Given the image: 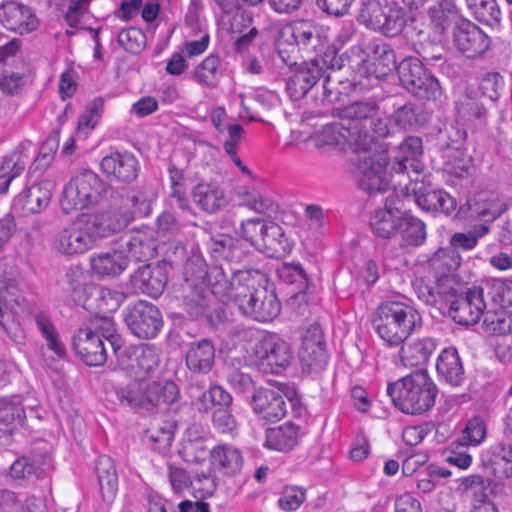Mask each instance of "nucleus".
I'll use <instances>...</instances> for the list:
<instances>
[{"label":"nucleus","mask_w":512,"mask_h":512,"mask_svg":"<svg viewBox=\"0 0 512 512\" xmlns=\"http://www.w3.org/2000/svg\"><path fill=\"white\" fill-rule=\"evenodd\" d=\"M227 271L221 265H214L199 278L207 277L211 293L222 302L231 303L240 313L258 322H270L281 311V303L274 289L268 288L264 274L254 269H233Z\"/></svg>","instance_id":"1"},{"label":"nucleus","mask_w":512,"mask_h":512,"mask_svg":"<svg viewBox=\"0 0 512 512\" xmlns=\"http://www.w3.org/2000/svg\"><path fill=\"white\" fill-rule=\"evenodd\" d=\"M104 340L110 344L115 355L123 346V339L110 317L89 318L77 328L71 338L72 349L87 366H102L107 361Z\"/></svg>","instance_id":"2"},{"label":"nucleus","mask_w":512,"mask_h":512,"mask_svg":"<svg viewBox=\"0 0 512 512\" xmlns=\"http://www.w3.org/2000/svg\"><path fill=\"white\" fill-rule=\"evenodd\" d=\"M437 393L436 384L425 370L415 371L387 386V394L394 406L410 415L429 411L435 404Z\"/></svg>","instance_id":"3"},{"label":"nucleus","mask_w":512,"mask_h":512,"mask_svg":"<svg viewBox=\"0 0 512 512\" xmlns=\"http://www.w3.org/2000/svg\"><path fill=\"white\" fill-rule=\"evenodd\" d=\"M422 325L419 312L412 306L396 300L381 303L373 319V326L390 346H398Z\"/></svg>","instance_id":"4"},{"label":"nucleus","mask_w":512,"mask_h":512,"mask_svg":"<svg viewBox=\"0 0 512 512\" xmlns=\"http://www.w3.org/2000/svg\"><path fill=\"white\" fill-rule=\"evenodd\" d=\"M108 197L115 198V189L94 171L84 169L76 173L64 186L60 206L69 214L74 210L100 205Z\"/></svg>","instance_id":"5"},{"label":"nucleus","mask_w":512,"mask_h":512,"mask_svg":"<svg viewBox=\"0 0 512 512\" xmlns=\"http://www.w3.org/2000/svg\"><path fill=\"white\" fill-rule=\"evenodd\" d=\"M115 394L122 405L146 411H166L178 399L179 389L175 382L169 380L151 383L133 381L116 388Z\"/></svg>","instance_id":"6"},{"label":"nucleus","mask_w":512,"mask_h":512,"mask_svg":"<svg viewBox=\"0 0 512 512\" xmlns=\"http://www.w3.org/2000/svg\"><path fill=\"white\" fill-rule=\"evenodd\" d=\"M359 153L358 163V186L368 194L383 193L389 188L397 190L398 181H394L392 168L388 171V158L386 153H366L362 150Z\"/></svg>","instance_id":"7"},{"label":"nucleus","mask_w":512,"mask_h":512,"mask_svg":"<svg viewBox=\"0 0 512 512\" xmlns=\"http://www.w3.org/2000/svg\"><path fill=\"white\" fill-rule=\"evenodd\" d=\"M6 274L0 262V274ZM25 297L19 286V282L9 273V276L0 275V326L12 341L17 344L24 343L25 334L15 321L17 308L22 307Z\"/></svg>","instance_id":"8"},{"label":"nucleus","mask_w":512,"mask_h":512,"mask_svg":"<svg viewBox=\"0 0 512 512\" xmlns=\"http://www.w3.org/2000/svg\"><path fill=\"white\" fill-rule=\"evenodd\" d=\"M123 320L131 334L143 340L155 338L164 324L159 308L144 300L128 305Z\"/></svg>","instance_id":"9"},{"label":"nucleus","mask_w":512,"mask_h":512,"mask_svg":"<svg viewBox=\"0 0 512 512\" xmlns=\"http://www.w3.org/2000/svg\"><path fill=\"white\" fill-rule=\"evenodd\" d=\"M452 295L451 299L445 302L444 309L448 308L450 317L460 325L476 324L488 308L483 289L480 286H474L465 293L459 294L453 281Z\"/></svg>","instance_id":"10"},{"label":"nucleus","mask_w":512,"mask_h":512,"mask_svg":"<svg viewBox=\"0 0 512 512\" xmlns=\"http://www.w3.org/2000/svg\"><path fill=\"white\" fill-rule=\"evenodd\" d=\"M399 190L406 196L413 195L416 204L425 211H440L449 214L456 208V201L447 192L441 189H434L431 184L425 183L423 179L409 178L405 182L398 181Z\"/></svg>","instance_id":"11"},{"label":"nucleus","mask_w":512,"mask_h":512,"mask_svg":"<svg viewBox=\"0 0 512 512\" xmlns=\"http://www.w3.org/2000/svg\"><path fill=\"white\" fill-rule=\"evenodd\" d=\"M255 365L263 373L277 374L293 357L290 344L276 334L263 337L254 347Z\"/></svg>","instance_id":"12"},{"label":"nucleus","mask_w":512,"mask_h":512,"mask_svg":"<svg viewBox=\"0 0 512 512\" xmlns=\"http://www.w3.org/2000/svg\"><path fill=\"white\" fill-rule=\"evenodd\" d=\"M92 224L87 222L86 213L64 226L55 239L56 249L65 255L82 254L93 248L97 242L91 230Z\"/></svg>","instance_id":"13"},{"label":"nucleus","mask_w":512,"mask_h":512,"mask_svg":"<svg viewBox=\"0 0 512 512\" xmlns=\"http://www.w3.org/2000/svg\"><path fill=\"white\" fill-rule=\"evenodd\" d=\"M0 24L20 35L29 34L38 28L39 20L33 9L16 0L0 3Z\"/></svg>","instance_id":"14"},{"label":"nucleus","mask_w":512,"mask_h":512,"mask_svg":"<svg viewBox=\"0 0 512 512\" xmlns=\"http://www.w3.org/2000/svg\"><path fill=\"white\" fill-rule=\"evenodd\" d=\"M453 42L459 52L468 58L483 55L490 46L489 37L473 22L460 20L453 28Z\"/></svg>","instance_id":"15"},{"label":"nucleus","mask_w":512,"mask_h":512,"mask_svg":"<svg viewBox=\"0 0 512 512\" xmlns=\"http://www.w3.org/2000/svg\"><path fill=\"white\" fill-rule=\"evenodd\" d=\"M294 67L293 73L286 82V92L294 100L302 99L323 77L322 70L317 61H303L300 64L296 62L288 64Z\"/></svg>","instance_id":"16"},{"label":"nucleus","mask_w":512,"mask_h":512,"mask_svg":"<svg viewBox=\"0 0 512 512\" xmlns=\"http://www.w3.org/2000/svg\"><path fill=\"white\" fill-rule=\"evenodd\" d=\"M254 413L266 422H278L287 414V402L281 392L271 388H258L252 395Z\"/></svg>","instance_id":"17"},{"label":"nucleus","mask_w":512,"mask_h":512,"mask_svg":"<svg viewBox=\"0 0 512 512\" xmlns=\"http://www.w3.org/2000/svg\"><path fill=\"white\" fill-rule=\"evenodd\" d=\"M101 171L110 179L119 183L133 182L139 173V161L130 152L115 151L102 158Z\"/></svg>","instance_id":"18"},{"label":"nucleus","mask_w":512,"mask_h":512,"mask_svg":"<svg viewBox=\"0 0 512 512\" xmlns=\"http://www.w3.org/2000/svg\"><path fill=\"white\" fill-rule=\"evenodd\" d=\"M110 207L115 209V198L110 200ZM87 222L93 225L91 228L96 241L107 237L110 234L125 228L134 220V212L127 209L125 211L114 210L98 212L93 214L86 213Z\"/></svg>","instance_id":"19"},{"label":"nucleus","mask_w":512,"mask_h":512,"mask_svg":"<svg viewBox=\"0 0 512 512\" xmlns=\"http://www.w3.org/2000/svg\"><path fill=\"white\" fill-rule=\"evenodd\" d=\"M411 285L420 301L439 309H444L445 302L453 296V279L449 276H442L433 283L422 277H416Z\"/></svg>","instance_id":"20"},{"label":"nucleus","mask_w":512,"mask_h":512,"mask_svg":"<svg viewBox=\"0 0 512 512\" xmlns=\"http://www.w3.org/2000/svg\"><path fill=\"white\" fill-rule=\"evenodd\" d=\"M52 183L43 181L24 190L13 200V208L23 215L39 213L46 209L52 195Z\"/></svg>","instance_id":"21"},{"label":"nucleus","mask_w":512,"mask_h":512,"mask_svg":"<svg viewBox=\"0 0 512 512\" xmlns=\"http://www.w3.org/2000/svg\"><path fill=\"white\" fill-rule=\"evenodd\" d=\"M481 466L491 476H512V443H497L481 454Z\"/></svg>","instance_id":"22"},{"label":"nucleus","mask_w":512,"mask_h":512,"mask_svg":"<svg viewBox=\"0 0 512 512\" xmlns=\"http://www.w3.org/2000/svg\"><path fill=\"white\" fill-rule=\"evenodd\" d=\"M51 458L46 452L31 451L18 456L10 465L7 476L14 481L25 480L31 476L41 478Z\"/></svg>","instance_id":"23"},{"label":"nucleus","mask_w":512,"mask_h":512,"mask_svg":"<svg viewBox=\"0 0 512 512\" xmlns=\"http://www.w3.org/2000/svg\"><path fill=\"white\" fill-rule=\"evenodd\" d=\"M131 282L133 287L141 293L157 298L166 287L167 275L163 267L145 264L135 271Z\"/></svg>","instance_id":"24"},{"label":"nucleus","mask_w":512,"mask_h":512,"mask_svg":"<svg viewBox=\"0 0 512 512\" xmlns=\"http://www.w3.org/2000/svg\"><path fill=\"white\" fill-rule=\"evenodd\" d=\"M454 113L458 122L474 127L486 124L488 119V110L481 99L470 93H462L457 97Z\"/></svg>","instance_id":"25"},{"label":"nucleus","mask_w":512,"mask_h":512,"mask_svg":"<svg viewBox=\"0 0 512 512\" xmlns=\"http://www.w3.org/2000/svg\"><path fill=\"white\" fill-rule=\"evenodd\" d=\"M400 151L402 156L395 157L392 169L395 171L399 180L406 181L411 178L408 175L409 169L415 175H419L422 170V165L418 161V156L422 154V141L419 137H408L400 144Z\"/></svg>","instance_id":"26"},{"label":"nucleus","mask_w":512,"mask_h":512,"mask_svg":"<svg viewBox=\"0 0 512 512\" xmlns=\"http://www.w3.org/2000/svg\"><path fill=\"white\" fill-rule=\"evenodd\" d=\"M192 197L194 203L209 214L221 211L228 204L224 189L215 181L198 183L193 188Z\"/></svg>","instance_id":"27"},{"label":"nucleus","mask_w":512,"mask_h":512,"mask_svg":"<svg viewBox=\"0 0 512 512\" xmlns=\"http://www.w3.org/2000/svg\"><path fill=\"white\" fill-rule=\"evenodd\" d=\"M437 340L433 337L414 338L401 346L400 361L405 367L425 365L437 348Z\"/></svg>","instance_id":"28"},{"label":"nucleus","mask_w":512,"mask_h":512,"mask_svg":"<svg viewBox=\"0 0 512 512\" xmlns=\"http://www.w3.org/2000/svg\"><path fill=\"white\" fill-rule=\"evenodd\" d=\"M291 36L305 53H318L326 46V37L322 35L321 28L309 20L295 22L291 27Z\"/></svg>","instance_id":"29"},{"label":"nucleus","mask_w":512,"mask_h":512,"mask_svg":"<svg viewBox=\"0 0 512 512\" xmlns=\"http://www.w3.org/2000/svg\"><path fill=\"white\" fill-rule=\"evenodd\" d=\"M93 272L102 277L119 276L128 266L123 249L114 242L110 251L94 254L91 259Z\"/></svg>","instance_id":"30"},{"label":"nucleus","mask_w":512,"mask_h":512,"mask_svg":"<svg viewBox=\"0 0 512 512\" xmlns=\"http://www.w3.org/2000/svg\"><path fill=\"white\" fill-rule=\"evenodd\" d=\"M118 246L123 249L127 263L130 261L145 262L157 254L155 240L143 233L125 234L120 237Z\"/></svg>","instance_id":"31"},{"label":"nucleus","mask_w":512,"mask_h":512,"mask_svg":"<svg viewBox=\"0 0 512 512\" xmlns=\"http://www.w3.org/2000/svg\"><path fill=\"white\" fill-rule=\"evenodd\" d=\"M188 369L196 374L208 373L215 361V347L211 340L201 339L191 342L185 353Z\"/></svg>","instance_id":"32"},{"label":"nucleus","mask_w":512,"mask_h":512,"mask_svg":"<svg viewBox=\"0 0 512 512\" xmlns=\"http://www.w3.org/2000/svg\"><path fill=\"white\" fill-rule=\"evenodd\" d=\"M260 244L257 248L263 250L271 258H280L290 251V245L280 225L273 221L262 224L259 228Z\"/></svg>","instance_id":"33"},{"label":"nucleus","mask_w":512,"mask_h":512,"mask_svg":"<svg viewBox=\"0 0 512 512\" xmlns=\"http://www.w3.org/2000/svg\"><path fill=\"white\" fill-rule=\"evenodd\" d=\"M468 209L472 218L493 221L505 210L506 205L498 195L490 191H481L468 200Z\"/></svg>","instance_id":"34"},{"label":"nucleus","mask_w":512,"mask_h":512,"mask_svg":"<svg viewBox=\"0 0 512 512\" xmlns=\"http://www.w3.org/2000/svg\"><path fill=\"white\" fill-rule=\"evenodd\" d=\"M403 213L404 211L387 205L375 210L369 221L373 234L382 239L396 237Z\"/></svg>","instance_id":"35"},{"label":"nucleus","mask_w":512,"mask_h":512,"mask_svg":"<svg viewBox=\"0 0 512 512\" xmlns=\"http://www.w3.org/2000/svg\"><path fill=\"white\" fill-rule=\"evenodd\" d=\"M25 419V411L18 397L0 402V436L7 441L9 446L15 430L22 426Z\"/></svg>","instance_id":"36"},{"label":"nucleus","mask_w":512,"mask_h":512,"mask_svg":"<svg viewBox=\"0 0 512 512\" xmlns=\"http://www.w3.org/2000/svg\"><path fill=\"white\" fill-rule=\"evenodd\" d=\"M196 264L199 268V271L195 278L191 280L192 283H190L189 278H186L187 285L190 288H194L189 294L185 295L183 299L184 310L191 318L194 319L205 315L208 311V299L205 290L194 282H202L204 280L208 282L207 277L199 278V276L201 275V272L206 273L209 271V269H204L205 264L202 260H197Z\"/></svg>","instance_id":"37"},{"label":"nucleus","mask_w":512,"mask_h":512,"mask_svg":"<svg viewBox=\"0 0 512 512\" xmlns=\"http://www.w3.org/2000/svg\"><path fill=\"white\" fill-rule=\"evenodd\" d=\"M438 375L452 386H459L465 379L464 367L455 347L445 348L437 358Z\"/></svg>","instance_id":"38"},{"label":"nucleus","mask_w":512,"mask_h":512,"mask_svg":"<svg viewBox=\"0 0 512 512\" xmlns=\"http://www.w3.org/2000/svg\"><path fill=\"white\" fill-rule=\"evenodd\" d=\"M431 27L438 35L446 34L451 25L456 26L461 17L455 0H439L429 10Z\"/></svg>","instance_id":"39"},{"label":"nucleus","mask_w":512,"mask_h":512,"mask_svg":"<svg viewBox=\"0 0 512 512\" xmlns=\"http://www.w3.org/2000/svg\"><path fill=\"white\" fill-rule=\"evenodd\" d=\"M95 470L103 500L112 502L118 489V475L113 459L107 455L99 456Z\"/></svg>","instance_id":"40"},{"label":"nucleus","mask_w":512,"mask_h":512,"mask_svg":"<svg viewBox=\"0 0 512 512\" xmlns=\"http://www.w3.org/2000/svg\"><path fill=\"white\" fill-rule=\"evenodd\" d=\"M299 438V426L287 422L266 431L265 446L269 449L287 452L293 449Z\"/></svg>","instance_id":"41"},{"label":"nucleus","mask_w":512,"mask_h":512,"mask_svg":"<svg viewBox=\"0 0 512 512\" xmlns=\"http://www.w3.org/2000/svg\"><path fill=\"white\" fill-rule=\"evenodd\" d=\"M211 464L225 475H235L243 464L240 451L230 445H219L210 451Z\"/></svg>","instance_id":"42"},{"label":"nucleus","mask_w":512,"mask_h":512,"mask_svg":"<svg viewBox=\"0 0 512 512\" xmlns=\"http://www.w3.org/2000/svg\"><path fill=\"white\" fill-rule=\"evenodd\" d=\"M401 237L402 246L418 247L422 245L427 237L425 223L411 213L404 211L397 236Z\"/></svg>","instance_id":"43"},{"label":"nucleus","mask_w":512,"mask_h":512,"mask_svg":"<svg viewBox=\"0 0 512 512\" xmlns=\"http://www.w3.org/2000/svg\"><path fill=\"white\" fill-rule=\"evenodd\" d=\"M480 288L483 289L484 298H489L488 307L505 309L512 306V280L494 278Z\"/></svg>","instance_id":"44"},{"label":"nucleus","mask_w":512,"mask_h":512,"mask_svg":"<svg viewBox=\"0 0 512 512\" xmlns=\"http://www.w3.org/2000/svg\"><path fill=\"white\" fill-rule=\"evenodd\" d=\"M34 322L46 341L47 348L59 358L66 354V347L60 340V335L52 320L44 313L33 316Z\"/></svg>","instance_id":"45"},{"label":"nucleus","mask_w":512,"mask_h":512,"mask_svg":"<svg viewBox=\"0 0 512 512\" xmlns=\"http://www.w3.org/2000/svg\"><path fill=\"white\" fill-rule=\"evenodd\" d=\"M370 49L377 77L386 76L393 70H398L395 52L389 44L375 42Z\"/></svg>","instance_id":"46"},{"label":"nucleus","mask_w":512,"mask_h":512,"mask_svg":"<svg viewBox=\"0 0 512 512\" xmlns=\"http://www.w3.org/2000/svg\"><path fill=\"white\" fill-rule=\"evenodd\" d=\"M157 198V191L150 183H142L130 191L127 201L131 203L134 217L147 216L151 212V204Z\"/></svg>","instance_id":"47"},{"label":"nucleus","mask_w":512,"mask_h":512,"mask_svg":"<svg viewBox=\"0 0 512 512\" xmlns=\"http://www.w3.org/2000/svg\"><path fill=\"white\" fill-rule=\"evenodd\" d=\"M429 71L424 64L415 57L403 59L398 65V76L402 86L410 92L416 84L427 75Z\"/></svg>","instance_id":"48"},{"label":"nucleus","mask_w":512,"mask_h":512,"mask_svg":"<svg viewBox=\"0 0 512 512\" xmlns=\"http://www.w3.org/2000/svg\"><path fill=\"white\" fill-rule=\"evenodd\" d=\"M379 113V106L376 101H357L351 103L341 109L340 116L345 119L352 120L358 128L357 122H364V125L371 120V118L377 116Z\"/></svg>","instance_id":"49"},{"label":"nucleus","mask_w":512,"mask_h":512,"mask_svg":"<svg viewBox=\"0 0 512 512\" xmlns=\"http://www.w3.org/2000/svg\"><path fill=\"white\" fill-rule=\"evenodd\" d=\"M482 326L491 335H506L512 331V316L504 309L485 310Z\"/></svg>","instance_id":"50"},{"label":"nucleus","mask_w":512,"mask_h":512,"mask_svg":"<svg viewBox=\"0 0 512 512\" xmlns=\"http://www.w3.org/2000/svg\"><path fill=\"white\" fill-rule=\"evenodd\" d=\"M321 137L322 141L328 145H337L342 140H347L354 142L356 148H358L362 142V134L361 132H356V126L344 128L338 123L325 125L321 131Z\"/></svg>","instance_id":"51"},{"label":"nucleus","mask_w":512,"mask_h":512,"mask_svg":"<svg viewBox=\"0 0 512 512\" xmlns=\"http://www.w3.org/2000/svg\"><path fill=\"white\" fill-rule=\"evenodd\" d=\"M220 58L216 54H210L199 63L192 74V79L197 83L215 87L219 77Z\"/></svg>","instance_id":"52"},{"label":"nucleus","mask_w":512,"mask_h":512,"mask_svg":"<svg viewBox=\"0 0 512 512\" xmlns=\"http://www.w3.org/2000/svg\"><path fill=\"white\" fill-rule=\"evenodd\" d=\"M196 405L200 412L213 411L215 408L232 406V396L221 386L215 385L198 397Z\"/></svg>","instance_id":"53"},{"label":"nucleus","mask_w":512,"mask_h":512,"mask_svg":"<svg viewBox=\"0 0 512 512\" xmlns=\"http://www.w3.org/2000/svg\"><path fill=\"white\" fill-rule=\"evenodd\" d=\"M466 4L476 20L493 25L499 23L501 11L496 0H465Z\"/></svg>","instance_id":"54"},{"label":"nucleus","mask_w":512,"mask_h":512,"mask_svg":"<svg viewBox=\"0 0 512 512\" xmlns=\"http://www.w3.org/2000/svg\"><path fill=\"white\" fill-rule=\"evenodd\" d=\"M25 168L19 152L13 151L0 162V193H5L11 181L19 176Z\"/></svg>","instance_id":"55"},{"label":"nucleus","mask_w":512,"mask_h":512,"mask_svg":"<svg viewBox=\"0 0 512 512\" xmlns=\"http://www.w3.org/2000/svg\"><path fill=\"white\" fill-rule=\"evenodd\" d=\"M383 18L380 32L389 37L398 35L406 23L404 10L396 4L385 5Z\"/></svg>","instance_id":"56"},{"label":"nucleus","mask_w":512,"mask_h":512,"mask_svg":"<svg viewBox=\"0 0 512 512\" xmlns=\"http://www.w3.org/2000/svg\"><path fill=\"white\" fill-rule=\"evenodd\" d=\"M409 93L421 101L436 102L442 96V88L438 79L428 72Z\"/></svg>","instance_id":"57"},{"label":"nucleus","mask_w":512,"mask_h":512,"mask_svg":"<svg viewBox=\"0 0 512 512\" xmlns=\"http://www.w3.org/2000/svg\"><path fill=\"white\" fill-rule=\"evenodd\" d=\"M385 5L382 6L378 1L368 0L362 3L359 13V21L367 28L374 31H381Z\"/></svg>","instance_id":"58"},{"label":"nucleus","mask_w":512,"mask_h":512,"mask_svg":"<svg viewBox=\"0 0 512 512\" xmlns=\"http://www.w3.org/2000/svg\"><path fill=\"white\" fill-rule=\"evenodd\" d=\"M278 274L281 280L288 284H295L298 292L303 293L308 288V277L304 268L298 263H285Z\"/></svg>","instance_id":"59"},{"label":"nucleus","mask_w":512,"mask_h":512,"mask_svg":"<svg viewBox=\"0 0 512 512\" xmlns=\"http://www.w3.org/2000/svg\"><path fill=\"white\" fill-rule=\"evenodd\" d=\"M299 358L303 371L309 374L322 371L328 363L326 348L299 351Z\"/></svg>","instance_id":"60"},{"label":"nucleus","mask_w":512,"mask_h":512,"mask_svg":"<svg viewBox=\"0 0 512 512\" xmlns=\"http://www.w3.org/2000/svg\"><path fill=\"white\" fill-rule=\"evenodd\" d=\"M489 232V227L485 224H481L475 227L469 233H455L450 238L451 247L457 251L462 249L465 251L472 250L478 243V239L485 236Z\"/></svg>","instance_id":"61"},{"label":"nucleus","mask_w":512,"mask_h":512,"mask_svg":"<svg viewBox=\"0 0 512 512\" xmlns=\"http://www.w3.org/2000/svg\"><path fill=\"white\" fill-rule=\"evenodd\" d=\"M209 245L212 253L223 255L226 258H239L243 253L241 246L229 235L212 237Z\"/></svg>","instance_id":"62"},{"label":"nucleus","mask_w":512,"mask_h":512,"mask_svg":"<svg viewBox=\"0 0 512 512\" xmlns=\"http://www.w3.org/2000/svg\"><path fill=\"white\" fill-rule=\"evenodd\" d=\"M430 264L436 269L441 270L442 273L451 272L460 266L461 258L452 247L442 248L434 253L430 259Z\"/></svg>","instance_id":"63"},{"label":"nucleus","mask_w":512,"mask_h":512,"mask_svg":"<svg viewBox=\"0 0 512 512\" xmlns=\"http://www.w3.org/2000/svg\"><path fill=\"white\" fill-rule=\"evenodd\" d=\"M134 356L136 367L144 373H151L159 366L160 357L152 345H144L135 349Z\"/></svg>","instance_id":"64"}]
</instances>
